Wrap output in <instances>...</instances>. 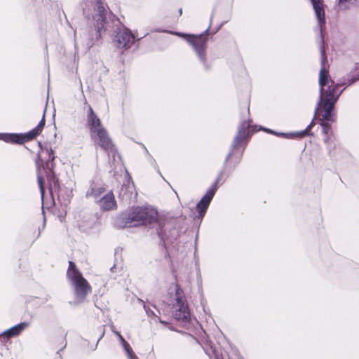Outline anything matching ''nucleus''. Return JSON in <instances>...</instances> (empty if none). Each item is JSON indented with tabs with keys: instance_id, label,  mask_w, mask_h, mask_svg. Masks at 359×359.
Returning a JSON list of instances; mask_svg holds the SVG:
<instances>
[{
	"instance_id": "nucleus-9",
	"label": "nucleus",
	"mask_w": 359,
	"mask_h": 359,
	"mask_svg": "<svg viewBox=\"0 0 359 359\" xmlns=\"http://www.w3.org/2000/svg\"><path fill=\"white\" fill-rule=\"evenodd\" d=\"M100 205L104 210L112 209L115 206L114 195L111 193H108L104 198L101 199Z\"/></svg>"
},
{
	"instance_id": "nucleus-12",
	"label": "nucleus",
	"mask_w": 359,
	"mask_h": 359,
	"mask_svg": "<svg viewBox=\"0 0 359 359\" xmlns=\"http://www.w3.org/2000/svg\"><path fill=\"white\" fill-rule=\"evenodd\" d=\"M187 40L191 43L194 46L197 44H203L205 42L204 39L202 36H184Z\"/></svg>"
},
{
	"instance_id": "nucleus-10",
	"label": "nucleus",
	"mask_w": 359,
	"mask_h": 359,
	"mask_svg": "<svg viewBox=\"0 0 359 359\" xmlns=\"http://www.w3.org/2000/svg\"><path fill=\"white\" fill-rule=\"evenodd\" d=\"M22 330V323H20L13 327L4 331L0 336L6 337L7 339L18 336Z\"/></svg>"
},
{
	"instance_id": "nucleus-14",
	"label": "nucleus",
	"mask_w": 359,
	"mask_h": 359,
	"mask_svg": "<svg viewBox=\"0 0 359 359\" xmlns=\"http://www.w3.org/2000/svg\"><path fill=\"white\" fill-rule=\"evenodd\" d=\"M189 317V313L185 310L183 311V316H180V314L178 315L179 318L187 319Z\"/></svg>"
},
{
	"instance_id": "nucleus-7",
	"label": "nucleus",
	"mask_w": 359,
	"mask_h": 359,
	"mask_svg": "<svg viewBox=\"0 0 359 359\" xmlns=\"http://www.w3.org/2000/svg\"><path fill=\"white\" fill-rule=\"evenodd\" d=\"M118 43L123 46H126L133 41V36L128 29H122L119 32Z\"/></svg>"
},
{
	"instance_id": "nucleus-13",
	"label": "nucleus",
	"mask_w": 359,
	"mask_h": 359,
	"mask_svg": "<svg viewBox=\"0 0 359 359\" xmlns=\"http://www.w3.org/2000/svg\"><path fill=\"white\" fill-rule=\"evenodd\" d=\"M120 338L122 341L123 345L126 351L128 352V355L132 358V355L130 353V348L129 345L126 343V341L123 339V337L121 336H120Z\"/></svg>"
},
{
	"instance_id": "nucleus-8",
	"label": "nucleus",
	"mask_w": 359,
	"mask_h": 359,
	"mask_svg": "<svg viewBox=\"0 0 359 359\" xmlns=\"http://www.w3.org/2000/svg\"><path fill=\"white\" fill-rule=\"evenodd\" d=\"M215 194L214 190H209L198 204V208L201 212H204L208 208L211 199Z\"/></svg>"
},
{
	"instance_id": "nucleus-11",
	"label": "nucleus",
	"mask_w": 359,
	"mask_h": 359,
	"mask_svg": "<svg viewBox=\"0 0 359 359\" xmlns=\"http://www.w3.org/2000/svg\"><path fill=\"white\" fill-rule=\"evenodd\" d=\"M312 3L319 22L320 23L323 22L324 10L323 4L320 2V0H312Z\"/></svg>"
},
{
	"instance_id": "nucleus-6",
	"label": "nucleus",
	"mask_w": 359,
	"mask_h": 359,
	"mask_svg": "<svg viewBox=\"0 0 359 359\" xmlns=\"http://www.w3.org/2000/svg\"><path fill=\"white\" fill-rule=\"evenodd\" d=\"M45 125V120L43 118L40 123L32 130L24 133V142L35 139L41 134Z\"/></svg>"
},
{
	"instance_id": "nucleus-1",
	"label": "nucleus",
	"mask_w": 359,
	"mask_h": 359,
	"mask_svg": "<svg viewBox=\"0 0 359 359\" xmlns=\"http://www.w3.org/2000/svg\"><path fill=\"white\" fill-rule=\"evenodd\" d=\"M329 82L330 81L328 73L325 69H322L320 73L319 79V83L321 88V104L318 110V112L319 116H322L325 120H328L330 118V111L333 107L335 100L333 98L334 89L329 91L325 90V86L327 84H329Z\"/></svg>"
},
{
	"instance_id": "nucleus-15",
	"label": "nucleus",
	"mask_w": 359,
	"mask_h": 359,
	"mask_svg": "<svg viewBox=\"0 0 359 359\" xmlns=\"http://www.w3.org/2000/svg\"><path fill=\"white\" fill-rule=\"evenodd\" d=\"M323 130H324V132H325V133H327V126H326L325 125H323Z\"/></svg>"
},
{
	"instance_id": "nucleus-5",
	"label": "nucleus",
	"mask_w": 359,
	"mask_h": 359,
	"mask_svg": "<svg viewBox=\"0 0 359 359\" xmlns=\"http://www.w3.org/2000/svg\"><path fill=\"white\" fill-rule=\"evenodd\" d=\"M0 140L7 143L22 144V134L0 133Z\"/></svg>"
},
{
	"instance_id": "nucleus-4",
	"label": "nucleus",
	"mask_w": 359,
	"mask_h": 359,
	"mask_svg": "<svg viewBox=\"0 0 359 359\" xmlns=\"http://www.w3.org/2000/svg\"><path fill=\"white\" fill-rule=\"evenodd\" d=\"M90 122L92 126V130L94 133H96L99 137L100 141H103L104 142H107V137L104 132V130L100 127V120L97 118L95 114L93 113L90 109Z\"/></svg>"
},
{
	"instance_id": "nucleus-2",
	"label": "nucleus",
	"mask_w": 359,
	"mask_h": 359,
	"mask_svg": "<svg viewBox=\"0 0 359 359\" xmlns=\"http://www.w3.org/2000/svg\"><path fill=\"white\" fill-rule=\"evenodd\" d=\"M68 276L74 281L76 285L77 293L86 294L89 290L86 281L81 276L80 273L75 269L74 264L69 262V267L67 271Z\"/></svg>"
},
{
	"instance_id": "nucleus-3",
	"label": "nucleus",
	"mask_w": 359,
	"mask_h": 359,
	"mask_svg": "<svg viewBox=\"0 0 359 359\" xmlns=\"http://www.w3.org/2000/svg\"><path fill=\"white\" fill-rule=\"evenodd\" d=\"M127 219L126 224L128 226H135L141 224L147 220V212L143 208H136L129 214Z\"/></svg>"
}]
</instances>
